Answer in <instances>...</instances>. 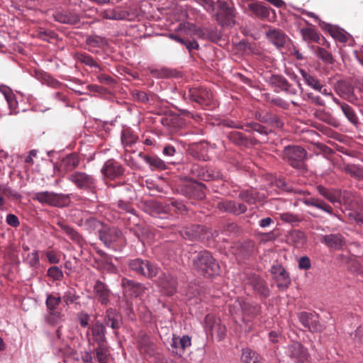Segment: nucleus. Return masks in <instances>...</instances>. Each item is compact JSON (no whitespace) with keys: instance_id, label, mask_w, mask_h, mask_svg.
Returning a JSON list of instances; mask_svg holds the SVG:
<instances>
[{"instance_id":"nucleus-47","label":"nucleus","mask_w":363,"mask_h":363,"mask_svg":"<svg viewBox=\"0 0 363 363\" xmlns=\"http://www.w3.org/2000/svg\"><path fill=\"white\" fill-rule=\"evenodd\" d=\"M167 211L181 212L183 213L186 211V206L182 203L177 201H172L169 203L165 206Z\"/></svg>"},{"instance_id":"nucleus-64","label":"nucleus","mask_w":363,"mask_h":363,"mask_svg":"<svg viewBox=\"0 0 363 363\" xmlns=\"http://www.w3.org/2000/svg\"><path fill=\"white\" fill-rule=\"evenodd\" d=\"M307 96L315 104L322 106L325 105L324 101L319 96H314L312 93L308 94Z\"/></svg>"},{"instance_id":"nucleus-59","label":"nucleus","mask_w":363,"mask_h":363,"mask_svg":"<svg viewBox=\"0 0 363 363\" xmlns=\"http://www.w3.org/2000/svg\"><path fill=\"white\" fill-rule=\"evenodd\" d=\"M240 196L248 203H254L255 202V197L252 193L248 191L242 192Z\"/></svg>"},{"instance_id":"nucleus-50","label":"nucleus","mask_w":363,"mask_h":363,"mask_svg":"<svg viewBox=\"0 0 363 363\" xmlns=\"http://www.w3.org/2000/svg\"><path fill=\"white\" fill-rule=\"evenodd\" d=\"M280 218L282 221L286 223H296L300 221V218L298 216L291 213H283L280 214Z\"/></svg>"},{"instance_id":"nucleus-29","label":"nucleus","mask_w":363,"mask_h":363,"mask_svg":"<svg viewBox=\"0 0 363 363\" xmlns=\"http://www.w3.org/2000/svg\"><path fill=\"white\" fill-rule=\"evenodd\" d=\"M289 240L295 247H301L306 244L307 238L303 231L294 230L290 233Z\"/></svg>"},{"instance_id":"nucleus-21","label":"nucleus","mask_w":363,"mask_h":363,"mask_svg":"<svg viewBox=\"0 0 363 363\" xmlns=\"http://www.w3.org/2000/svg\"><path fill=\"white\" fill-rule=\"evenodd\" d=\"M144 161L150 166L152 170H164L167 169V164L165 162L157 156L152 155H142V153L139 154Z\"/></svg>"},{"instance_id":"nucleus-41","label":"nucleus","mask_w":363,"mask_h":363,"mask_svg":"<svg viewBox=\"0 0 363 363\" xmlns=\"http://www.w3.org/2000/svg\"><path fill=\"white\" fill-rule=\"evenodd\" d=\"M345 172L352 177L363 180V167L355 164H347L345 167Z\"/></svg>"},{"instance_id":"nucleus-2","label":"nucleus","mask_w":363,"mask_h":363,"mask_svg":"<svg viewBox=\"0 0 363 363\" xmlns=\"http://www.w3.org/2000/svg\"><path fill=\"white\" fill-rule=\"evenodd\" d=\"M194 267L205 277H212L219 273V265L208 251H201L193 259Z\"/></svg>"},{"instance_id":"nucleus-16","label":"nucleus","mask_w":363,"mask_h":363,"mask_svg":"<svg viewBox=\"0 0 363 363\" xmlns=\"http://www.w3.org/2000/svg\"><path fill=\"white\" fill-rule=\"evenodd\" d=\"M267 39L277 48H282L285 45L287 36L280 29H270L266 32Z\"/></svg>"},{"instance_id":"nucleus-37","label":"nucleus","mask_w":363,"mask_h":363,"mask_svg":"<svg viewBox=\"0 0 363 363\" xmlns=\"http://www.w3.org/2000/svg\"><path fill=\"white\" fill-rule=\"evenodd\" d=\"M203 228L201 225H194L191 228H187L182 232V235L186 239H196L201 237V232L203 230Z\"/></svg>"},{"instance_id":"nucleus-48","label":"nucleus","mask_w":363,"mask_h":363,"mask_svg":"<svg viewBox=\"0 0 363 363\" xmlns=\"http://www.w3.org/2000/svg\"><path fill=\"white\" fill-rule=\"evenodd\" d=\"M48 275L54 280H61L63 278V272L58 267H51L48 270Z\"/></svg>"},{"instance_id":"nucleus-52","label":"nucleus","mask_w":363,"mask_h":363,"mask_svg":"<svg viewBox=\"0 0 363 363\" xmlns=\"http://www.w3.org/2000/svg\"><path fill=\"white\" fill-rule=\"evenodd\" d=\"M338 198L340 199V203L343 202L345 204H350L352 200L353 195L349 191H338Z\"/></svg>"},{"instance_id":"nucleus-10","label":"nucleus","mask_w":363,"mask_h":363,"mask_svg":"<svg viewBox=\"0 0 363 363\" xmlns=\"http://www.w3.org/2000/svg\"><path fill=\"white\" fill-rule=\"evenodd\" d=\"M185 95L190 100L203 106L209 105L212 99V94L204 88H191Z\"/></svg>"},{"instance_id":"nucleus-32","label":"nucleus","mask_w":363,"mask_h":363,"mask_svg":"<svg viewBox=\"0 0 363 363\" xmlns=\"http://www.w3.org/2000/svg\"><path fill=\"white\" fill-rule=\"evenodd\" d=\"M138 137L129 129H124L121 133V140L125 150L137 142Z\"/></svg>"},{"instance_id":"nucleus-8","label":"nucleus","mask_w":363,"mask_h":363,"mask_svg":"<svg viewBox=\"0 0 363 363\" xmlns=\"http://www.w3.org/2000/svg\"><path fill=\"white\" fill-rule=\"evenodd\" d=\"M68 179L79 189H91L95 185L93 176L82 172H74L68 177Z\"/></svg>"},{"instance_id":"nucleus-38","label":"nucleus","mask_w":363,"mask_h":363,"mask_svg":"<svg viewBox=\"0 0 363 363\" xmlns=\"http://www.w3.org/2000/svg\"><path fill=\"white\" fill-rule=\"evenodd\" d=\"M241 359L244 363H261L259 355L249 348L242 350Z\"/></svg>"},{"instance_id":"nucleus-34","label":"nucleus","mask_w":363,"mask_h":363,"mask_svg":"<svg viewBox=\"0 0 363 363\" xmlns=\"http://www.w3.org/2000/svg\"><path fill=\"white\" fill-rule=\"evenodd\" d=\"M86 43L91 52H94V48H103L107 45L106 40L99 35L89 36L86 38Z\"/></svg>"},{"instance_id":"nucleus-4","label":"nucleus","mask_w":363,"mask_h":363,"mask_svg":"<svg viewBox=\"0 0 363 363\" xmlns=\"http://www.w3.org/2000/svg\"><path fill=\"white\" fill-rule=\"evenodd\" d=\"M128 266L134 272L149 279L156 277L159 272V267L156 264L140 258L130 260Z\"/></svg>"},{"instance_id":"nucleus-11","label":"nucleus","mask_w":363,"mask_h":363,"mask_svg":"<svg viewBox=\"0 0 363 363\" xmlns=\"http://www.w3.org/2000/svg\"><path fill=\"white\" fill-rule=\"evenodd\" d=\"M271 273L279 289L284 290L289 287L291 279L288 272L280 264H274L271 268Z\"/></svg>"},{"instance_id":"nucleus-40","label":"nucleus","mask_w":363,"mask_h":363,"mask_svg":"<svg viewBox=\"0 0 363 363\" xmlns=\"http://www.w3.org/2000/svg\"><path fill=\"white\" fill-rule=\"evenodd\" d=\"M58 225L73 241L77 242H79L81 241V236L74 229L60 222L58 223Z\"/></svg>"},{"instance_id":"nucleus-39","label":"nucleus","mask_w":363,"mask_h":363,"mask_svg":"<svg viewBox=\"0 0 363 363\" xmlns=\"http://www.w3.org/2000/svg\"><path fill=\"white\" fill-rule=\"evenodd\" d=\"M62 300L66 306H69L76 302L78 300L79 296L73 288H68L61 297Z\"/></svg>"},{"instance_id":"nucleus-58","label":"nucleus","mask_w":363,"mask_h":363,"mask_svg":"<svg viewBox=\"0 0 363 363\" xmlns=\"http://www.w3.org/2000/svg\"><path fill=\"white\" fill-rule=\"evenodd\" d=\"M47 258L50 263L57 264L60 262V256L54 251H48L46 254Z\"/></svg>"},{"instance_id":"nucleus-13","label":"nucleus","mask_w":363,"mask_h":363,"mask_svg":"<svg viewBox=\"0 0 363 363\" xmlns=\"http://www.w3.org/2000/svg\"><path fill=\"white\" fill-rule=\"evenodd\" d=\"M124 167L119 162L113 160H107L101 170L104 176L111 179L122 176L124 174Z\"/></svg>"},{"instance_id":"nucleus-60","label":"nucleus","mask_w":363,"mask_h":363,"mask_svg":"<svg viewBox=\"0 0 363 363\" xmlns=\"http://www.w3.org/2000/svg\"><path fill=\"white\" fill-rule=\"evenodd\" d=\"M6 223L12 227H17L19 225L18 218L13 214H9L6 216Z\"/></svg>"},{"instance_id":"nucleus-20","label":"nucleus","mask_w":363,"mask_h":363,"mask_svg":"<svg viewBox=\"0 0 363 363\" xmlns=\"http://www.w3.org/2000/svg\"><path fill=\"white\" fill-rule=\"evenodd\" d=\"M121 236V230L113 227L104 230L100 235V238L106 245L109 246L112 242L116 241Z\"/></svg>"},{"instance_id":"nucleus-3","label":"nucleus","mask_w":363,"mask_h":363,"mask_svg":"<svg viewBox=\"0 0 363 363\" xmlns=\"http://www.w3.org/2000/svg\"><path fill=\"white\" fill-rule=\"evenodd\" d=\"M33 199L40 203L56 207H64L69 203V195L48 191L35 193Z\"/></svg>"},{"instance_id":"nucleus-35","label":"nucleus","mask_w":363,"mask_h":363,"mask_svg":"<svg viewBox=\"0 0 363 363\" xmlns=\"http://www.w3.org/2000/svg\"><path fill=\"white\" fill-rule=\"evenodd\" d=\"M318 191L320 195L324 196L327 200L333 204L340 203L337 190H330L322 186H318Z\"/></svg>"},{"instance_id":"nucleus-27","label":"nucleus","mask_w":363,"mask_h":363,"mask_svg":"<svg viewBox=\"0 0 363 363\" xmlns=\"http://www.w3.org/2000/svg\"><path fill=\"white\" fill-rule=\"evenodd\" d=\"M105 322L107 326L117 329L121 323V317L115 310L109 308L106 311Z\"/></svg>"},{"instance_id":"nucleus-61","label":"nucleus","mask_w":363,"mask_h":363,"mask_svg":"<svg viewBox=\"0 0 363 363\" xmlns=\"http://www.w3.org/2000/svg\"><path fill=\"white\" fill-rule=\"evenodd\" d=\"M201 4L204 9L208 12H213L214 11V2L213 0H199Z\"/></svg>"},{"instance_id":"nucleus-9","label":"nucleus","mask_w":363,"mask_h":363,"mask_svg":"<svg viewBox=\"0 0 363 363\" xmlns=\"http://www.w3.org/2000/svg\"><path fill=\"white\" fill-rule=\"evenodd\" d=\"M288 355L298 363H309L310 355L306 348L299 342H294L289 345L286 351Z\"/></svg>"},{"instance_id":"nucleus-25","label":"nucleus","mask_w":363,"mask_h":363,"mask_svg":"<svg viewBox=\"0 0 363 363\" xmlns=\"http://www.w3.org/2000/svg\"><path fill=\"white\" fill-rule=\"evenodd\" d=\"M93 340L98 345L105 344V327L100 323L94 324L91 328Z\"/></svg>"},{"instance_id":"nucleus-63","label":"nucleus","mask_w":363,"mask_h":363,"mask_svg":"<svg viewBox=\"0 0 363 363\" xmlns=\"http://www.w3.org/2000/svg\"><path fill=\"white\" fill-rule=\"evenodd\" d=\"M118 206L119 208H121L122 211L128 213H133L134 209L131 206V205L128 203L120 201L118 203Z\"/></svg>"},{"instance_id":"nucleus-31","label":"nucleus","mask_w":363,"mask_h":363,"mask_svg":"<svg viewBox=\"0 0 363 363\" xmlns=\"http://www.w3.org/2000/svg\"><path fill=\"white\" fill-rule=\"evenodd\" d=\"M160 285L168 295H172L176 290L177 281L171 275H164L160 279Z\"/></svg>"},{"instance_id":"nucleus-49","label":"nucleus","mask_w":363,"mask_h":363,"mask_svg":"<svg viewBox=\"0 0 363 363\" xmlns=\"http://www.w3.org/2000/svg\"><path fill=\"white\" fill-rule=\"evenodd\" d=\"M316 55L319 58H320L324 62H331L332 61V55L323 48H317Z\"/></svg>"},{"instance_id":"nucleus-42","label":"nucleus","mask_w":363,"mask_h":363,"mask_svg":"<svg viewBox=\"0 0 363 363\" xmlns=\"http://www.w3.org/2000/svg\"><path fill=\"white\" fill-rule=\"evenodd\" d=\"M301 35L303 39L305 41H313V42H318L320 39L319 35L318 33L313 28H303L301 30Z\"/></svg>"},{"instance_id":"nucleus-26","label":"nucleus","mask_w":363,"mask_h":363,"mask_svg":"<svg viewBox=\"0 0 363 363\" xmlns=\"http://www.w3.org/2000/svg\"><path fill=\"white\" fill-rule=\"evenodd\" d=\"M299 72L303 77L305 83L313 89L316 91H320L323 87V85L320 83V80L313 75L308 73L303 69H299Z\"/></svg>"},{"instance_id":"nucleus-30","label":"nucleus","mask_w":363,"mask_h":363,"mask_svg":"<svg viewBox=\"0 0 363 363\" xmlns=\"http://www.w3.org/2000/svg\"><path fill=\"white\" fill-rule=\"evenodd\" d=\"M249 284H250L256 291H257L259 293L262 294L264 296L269 295V289L267 286L266 283L259 276H253L249 280Z\"/></svg>"},{"instance_id":"nucleus-19","label":"nucleus","mask_w":363,"mask_h":363,"mask_svg":"<svg viewBox=\"0 0 363 363\" xmlns=\"http://www.w3.org/2000/svg\"><path fill=\"white\" fill-rule=\"evenodd\" d=\"M125 294L131 296H138L145 290V287L139 283H135L132 280L123 278L121 281Z\"/></svg>"},{"instance_id":"nucleus-62","label":"nucleus","mask_w":363,"mask_h":363,"mask_svg":"<svg viewBox=\"0 0 363 363\" xmlns=\"http://www.w3.org/2000/svg\"><path fill=\"white\" fill-rule=\"evenodd\" d=\"M79 320L81 326L86 328L89 325V315L84 313H80L79 314Z\"/></svg>"},{"instance_id":"nucleus-17","label":"nucleus","mask_w":363,"mask_h":363,"mask_svg":"<svg viewBox=\"0 0 363 363\" xmlns=\"http://www.w3.org/2000/svg\"><path fill=\"white\" fill-rule=\"evenodd\" d=\"M270 82L271 84L274 86L278 88L279 91H284L289 94L291 95L296 94V89L294 87H293L284 77L281 76H272Z\"/></svg>"},{"instance_id":"nucleus-7","label":"nucleus","mask_w":363,"mask_h":363,"mask_svg":"<svg viewBox=\"0 0 363 363\" xmlns=\"http://www.w3.org/2000/svg\"><path fill=\"white\" fill-rule=\"evenodd\" d=\"M306 156V150L299 146H288L283 151V158L294 167H298Z\"/></svg>"},{"instance_id":"nucleus-45","label":"nucleus","mask_w":363,"mask_h":363,"mask_svg":"<svg viewBox=\"0 0 363 363\" xmlns=\"http://www.w3.org/2000/svg\"><path fill=\"white\" fill-rule=\"evenodd\" d=\"M210 334L212 336H216L218 340H221L224 338L225 335V328L224 325H221L220 320L219 323L215 325L214 329L210 332Z\"/></svg>"},{"instance_id":"nucleus-14","label":"nucleus","mask_w":363,"mask_h":363,"mask_svg":"<svg viewBox=\"0 0 363 363\" xmlns=\"http://www.w3.org/2000/svg\"><path fill=\"white\" fill-rule=\"evenodd\" d=\"M298 319L301 324L309 331L317 332L320 330L318 317L316 314L301 312L298 314Z\"/></svg>"},{"instance_id":"nucleus-18","label":"nucleus","mask_w":363,"mask_h":363,"mask_svg":"<svg viewBox=\"0 0 363 363\" xmlns=\"http://www.w3.org/2000/svg\"><path fill=\"white\" fill-rule=\"evenodd\" d=\"M322 242L328 247L335 250H340L345 244L342 235L339 233L323 235Z\"/></svg>"},{"instance_id":"nucleus-23","label":"nucleus","mask_w":363,"mask_h":363,"mask_svg":"<svg viewBox=\"0 0 363 363\" xmlns=\"http://www.w3.org/2000/svg\"><path fill=\"white\" fill-rule=\"evenodd\" d=\"M79 164V159L75 154L68 155L62 159L60 168L62 171L67 172L75 169Z\"/></svg>"},{"instance_id":"nucleus-22","label":"nucleus","mask_w":363,"mask_h":363,"mask_svg":"<svg viewBox=\"0 0 363 363\" xmlns=\"http://www.w3.org/2000/svg\"><path fill=\"white\" fill-rule=\"evenodd\" d=\"M54 18L60 23L72 25L76 24L79 21V17L77 14L67 11L56 12L54 14Z\"/></svg>"},{"instance_id":"nucleus-33","label":"nucleus","mask_w":363,"mask_h":363,"mask_svg":"<svg viewBox=\"0 0 363 363\" xmlns=\"http://www.w3.org/2000/svg\"><path fill=\"white\" fill-rule=\"evenodd\" d=\"M303 202L307 206H315L328 213H333V208L322 200L311 198L304 199Z\"/></svg>"},{"instance_id":"nucleus-36","label":"nucleus","mask_w":363,"mask_h":363,"mask_svg":"<svg viewBox=\"0 0 363 363\" xmlns=\"http://www.w3.org/2000/svg\"><path fill=\"white\" fill-rule=\"evenodd\" d=\"M94 351L99 363H108L110 351L105 344L98 345Z\"/></svg>"},{"instance_id":"nucleus-28","label":"nucleus","mask_w":363,"mask_h":363,"mask_svg":"<svg viewBox=\"0 0 363 363\" xmlns=\"http://www.w3.org/2000/svg\"><path fill=\"white\" fill-rule=\"evenodd\" d=\"M94 292L102 304H106L108 302L109 291L104 283L96 281L94 287Z\"/></svg>"},{"instance_id":"nucleus-51","label":"nucleus","mask_w":363,"mask_h":363,"mask_svg":"<svg viewBox=\"0 0 363 363\" xmlns=\"http://www.w3.org/2000/svg\"><path fill=\"white\" fill-rule=\"evenodd\" d=\"M26 260L30 267H37L39 264V257L38 252L35 251L28 254L26 258Z\"/></svg>"},{"instance_id":"nucleus-15","label":"nucleus","mask_w":363,"mask_h":363,"mask_svg":"<svg viewBox=\"0 0 363 363\" xmlns=\"http://www.w3.org/2000/svg\"><path fill=\"white\" fill-rule=\"evenodd\" d=\"M218 208L223 212L232 213L234 214H241L247 211V206L245 204L238 203L233 201H224L218 202Z\"/></svg>"},{"instance_id":"nucleus-46","label":"nucleus","mask_w":363,"mask_h":363,"mask_svg":"<svg viewBox=\"0 0 363 363\" xmlns=\"http://www.w3.org/2000/svg\"><path fill=\"white\" fill-rule=\"evenodd\" d=\"M77 58L80 62L90 67L99 68L100 69L99 65L94 61L92 57L86 54H79Z\"/></svg>"},{"instance_id":"nucleus-57","label":"nucleus","mask_w":363,"mask_h":363,"mask_svg":"<svg viewBox=\"0 0 363 363\" xmlns=\"http://www.w3.org/2000/svg\"><path fill=\"white\" fill-rule=\"evenodd\" d=\"M353 336L352 338L357 342L363 344V327H359L354 332V334H352Z\"/></svg>"},{"instance_id":"nucleus-6","label":"nucleus","mask_w":363,"mask_h":363,"mask_svg":"<svg viewBox=\"0 0 363 363\" xmlns=\"http://www.w3.org/2000/svg\"><path fill=\"white\" fill-rule=\"evenodd\" d=\"M62 302L60 296L54 294H47L45 304L48 311V321L51 324H56L62 320L63 315L57 309Z\"/></svg>"},{"instance_id":"nucleus-56","label":"nucleus","mask_w":363,"mask_h":363,"mask_svg":"<svg viewBox=\"0 0 363 363\" xmlns=\"http://www.w3.org/2000/svg\"><path fill=\"white\" fill-rule=\"evenodd\" d=\"M333 36L340 42L345 43L348 40V35L341 30H336L333 32Z\"/></svg>"},{"instance_id":"nucleus-5","label":"nucleus","mask_w":363,"mask_h":363,"mask_svg":"<svg viewBox=\"0 0 363 363\" xmlns=\"http://www.w3.org/2000/svg\"><path fill=\"white\" fill-rule=\"evenodd\" d=\"M137 347L140 353L146 359H157L160 353L158 352L156 345L151 340L149 336L143 333L138 335Z\"/></svg>"},{"instance_id":"nucleus-55","label":"nucleus","mask_w":363,"mask_h":363,"mask_svg":"<svg viewBox=\"0 0 363 363\" xmlns=\"http://www.w3.org/2000/svg\"><path fill=\"white\" fill-rule=\"evenodd\" d=\"M104 18L111 20H118L121 19V14L116 12L113 10L105 11L103 13Z\"/></svg>"},{"instance_id":"nucleus-24","label":"nucleus","mask_w":363,"mask_h":363,"mask_svg":"<svg viewBox=\"0 0 363 363\" xmlns=\"http://www.w3.org/2000/svg\"><path fill=\"white\" fill-rule=\"evenodd\" d=\"M179 30L186 35L203 38L205 34L201 28L189 22L180 24Z\"/></svg>"},{"instance_id":"nucleus-1","label":"nucleus","mask_w":363,"mask_h":363,"mask_svg":"<svg viewBox=\"0 0 363 363\" xmlns=\"http://www.w3.org/2000/svg\"><path fill=\"white\" fill-rule=\"evenodd\" d=\"M229 311L237 323H250L259 313V306L248 299L238 298L229 305Z\"/></svg>"},{"instance_id":"nucleus-12","label":"nucleus","mask_w":363,"mask_h":363,"mask_svg":"<svg viewBox=\"0 0 363 363\" xmlns=\"http://www.w3.org/2000/svg\"><path fill=\"white\" fill-rule=\"evenodd\" d=\"M191 345V340L189 335H183L182 337L173 335L169 350L172 353L181 357L183 355L184 350L189 347Z\"/></svg>"},{"instance_id":"nucleus-53","label":"nucleus","mask_w":363,"mask_h":363,"mask_svg":"<svg viewBox=\"0 0 363 363\" xmlns=\"http://www.w3.org/2000/svg\"><path fill=\"white\" fill-rule=\"evenodd\" d=\"M11 111H16L18 108V101L13 93L11 94L6 99Z\"/></svg>"},{"instance_id":"nucleus-54","label":"nucleus","mask_w":363,"mask_h":363,"mask_svg":"<svg viewBox=\"0 0 363 363\" xmlns=\"http://www.w3.org/2000/svg\"><path fill=\"white\" fill-rule=\"evenodd\" d=\"M311 260H310L309 257H308L307 256L301 257L298 259V267L301 269L307 270V269H309L311 268Z\"/></svg>"},{"instance_id":"nucleus-44","label":"nucleus","mask_w":363,"mask_h":363,"mask_svg":"<svg viewBox=\"0 0 363 363\" xmlns=\"http://www.w3.org/2000/svg\"><path fill=\"white\" fill-rule=\"evenodd\" d=\"M220 319L212 314H208L205 318V328L210 333L215 328V325L219 323Z\"/></svg>"},{"instance_id":"nucleus-43","label":"nucleus","mask_w":363,"mask_h":363,"mask_svg":"<svg viewBox=\"0 0 363 363\" xmlns=\"http://www.w3.org/2000/svg\"><path fill=\"white\" fill-rule=\"evenodd\" d=\"M341 109L344 113L345 116L352 123H357V117L356 116V114L354 113L353 109L350 106L345 103H343L342 104H341Z\"/></svg>"}]
</instances>
